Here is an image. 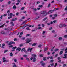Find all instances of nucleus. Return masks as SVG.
<instances>
[{
  "instance_id": "obj_41",
  "label": "nucleus",
  "mask_w": 67,
  "mask_h": 67,
  "mask_svg": "<svg viewBox=\"0 0 67 67\" xmlns=\"http://www.w3.org/2000/svg\"><path fill=\"white\" fill-rule=\"evenodd\" d=\"M1 33L3 34H5V33L4 32H2Z\"/></svg>"
},
{
  "instance_id": "obj_40",
  "label": "nucleus",
  "mask_w": 67,
  "mask_h": 67,
  "mask_svg": "<svg viewBox=\"0 0 67 67\" xmlns=\"http://www.w3.org/2000/svg\"><path fill=\"white\" fill-rule=\"evenodd\" d=\"M58 56V54H56L55 55V56H54V57H56Z\"/></svg>"
},
{
  "instance_id": "obj_44",
  "label": "nucleus",
  "mask_w": 67,
  "mask_h": 67,
  "mask_svg": "<svg viewBox=\"0 0 67 67\" xmlns=\"http://www.w3.org/2000/svg\"><path fill=\"white\" fill-rule=\"evenodd\" d=\"M13 67H16V64H14L13 66Z\"/></svg>"
},
{
  "instance_id": "obj_19",
  "label": "nucleus",
  "mask_w": 67,
  "mask_h": 67,
  "mask_svg": "<svg viewBox=\"0 0 67 67\" xmlns=\"http://www.w3.org/2000/svg\"><path fill=\"white\" fill-rule=\"evenodd\" d=\"M55 51V52H57V51H59V49H55L54 50Z\"/></svg>"
},
{
  "instance_id": "obj_30",
  "label": "nucleus",
  "mask_w": 67,
  "mask_h": 67,
  "mask_svg": "<svg viewBox=\"0 0 67 67\" xmlns=\"http://www.w3.org/2000/svg\"><path fill=\"white\" fill-rule=\"evenodd\" d=\"M10 56H13V54H12V53H11L10 54Z\"/></svg>"
},
{
  "instance_id": "obj_20",
  "label": "nucleus",
  "mask_w": 67,
  "mask_h": 67,
  "mask_svg": "<svg viewBox=\"0 0 67 67\" xmlns=\"http://www.w3.org/2000/svg\"><path fill=\"white\" fill-rule=\"evenodd\" d=\"M12 41L10 42L8 44V45H12Z\"/></svg>"
},
{
  "instance_id": "obj_31",
  "label": "nucleus",
  "mask_w": 67,
  "mask_h": 67,
  "mask_svg": "<svg viewBox=\"0 0 67 67\" xmlns=\"http://www.w3.org/2000/svg\"><path fill=\"white\" fill-rule=\"evenodd\" d=\"M53 62H54V60H50V62H51V63H53Z\"/></svg>"
},
{
  "instance_id": "obj_18",
  "label": "nucleus",
  "mask_w": 67,
  "mask_h": 67,
  "mask_svg": "<svg viewBox=\"0 0 67 67\" xmlns=\"http://www.w3.org/2000/svg\"><path fill=\"white\" fill-rule=\"evenodd\" d=\"M45 63H42V66H45Z\"/></svg>"
},
{
  "instance_id": "obj_7",
  "label": "nucleus",
  "mask_w": 67,
  "mask_h": 67,
  "mask_svg": "<svg viewBox=\"0 0 67 67\" xmlns=\"http://www.w3.org/2000/svg\"><path fill=\"white\" fill-rule=\"evenodd\" d=\"M21 48H20V47H18L16 49V50L17 51L18 50V52H19L20 51H21Z\"/></svg>"
},
{
  "instance_id": "obj_36",
  "label": "nucleus",
  "mask_w": 67,
  "mask_h": 67,
  "mask_svg": "<svg viewBox=\"0 0 67 67\" xmlns=\"http://www.w3.org/2000/svg\"><path fill=\"white\" fill-rule=\"evenodd\" d=\"M62 26H64V27H66V25L65 24H64L62 25Z\"/></svg>"
},
{
  "instance_id": "obj_10",
  "label": "nucleus",
  "mask_w": 67,
  "mask_h": 67,
  "mask_svg": "<svg viewBox=\"0 0 67 67\" xmlns=\"http://www.w3.org/2000/svg\"><path fill=\"white\" fill-rule=\"evenodd\" d=\"M63 51H61L59 53V55H62L63 54Z\"/></svg>"
},
{
  "instance_id": "obj_59",
  "label": "nucleus",
  "mask_w": 67,
  "mask_h": 67,
  "mask_svg": "<svg viewBox=\"0 0 67 67\" xmlns=\"http://www.w3.org/2000/svg\"><path fill=\"white\" fill-rule=\"evenodd\" d=\"M38 29H39V30H41V29H42V27H38Z\"/></svg>"
},
{
  "instance_id": "obj_63",
  "label": "nucleus",
  "mask_w": 67,
  "mask_h": 67,
  "mask_svg": "<svg viewBox=\"0 0 67 67\" xmlns=\"http://www.w3.org/2000/svg\"><path fill=\"white\" fill-rule=\"evenodd\" d=\"M13 47V46L12 45H10L9 46V47Z\"/></svg>"
},
{
  "instance_id": "obj_6",
  "label": "nucleus",
  "mask_w": 67,
  "mask_h": 67,
  "mask_svg": "<svg viewBox=\"0 0 67 67\" xmlns=\"http://www.w3.org/2000/svg\"><path fill=\"white\" fill-rule=\"evenodd\" d=\"M67 54H64V57H63V58H67Z\"/></svg>"
},
{
  "instance_id": "obj_2",
  "label": "nucleus",
  "mask_w": 67,
  "mask_h": 67,
  "mask_svg": "<svg viewBox=\"0 0 67 67\" xmlns=\"http://www.w3.org/2000/svg\"><path fill=\"white\" fill-rule=\"evenodd\" d=\"M32 55L33 57H34V59L33 60V62H35L36 61V58H35V57H36V54H32Z\"/></svg>"
},
{
  "instance_id": "obj_62",
  "label": "nucleus",
  "mask_w": 67,
  "mask_h": 67,
  "mask_svg": "<svg viewBox=\"0 0 67 67\" xmlns=\"http://www.w3.org/2000/svg\"><path fill=\"white\" fill-rule=\"evenodd\" d=\"M23 12L24 13H26V11H23Z\"/></svg>"
},
{
  "instance_id": "obj_47",
  "label": "nucleus",
  "mask_w": 67,
  "mask_h": 67,
  "mask_svg": "<svg viewBox=\"0 0 67 67\" xmlns=\"http://www.w3.org/2000/svg\"><path fill=\"white\" fill-rule=\"evenodd\" d=\"M7 16V15L6 14H5L3 15V16H4H4Z\"/></svg>"
},
{
  "instance_id": "obj_56",
  "label": "nucleus",
  "mask_w": 67,
  "mask_h": 67,
  "mask_svg": "<svg viewBox=\"0 0 67 67\" xmlns=\"http://www.w3.org/2000/svg\"><path fill=\"white\" fill-rule=\"evenodd\" d=\"M3 16V15H1V17H0V18L1 19H2V17Z\"/></svg>"
},
{
  "instance_id": "obj_54",
  "label": "nucleus",
  "mask_w": 67,
  "mask_h": 67,
  "mask_svg": "<svg viewBox=\"0 0 67 67\" xmlns=\"http://www.w3.org/2000/svg\"><path fill=\"white\" fill-rule=\"evenodd\" d=\"M50 6H51V4L49 3V4L48 5V8H49V7H50Z\"/></svg>"
},
{
  "instance_id": "obj_35",
  "label": "nucleus",
  "mask_w": 67,
  "mask_h": 67,
  "mask_svg": "<svg viewBox=\"0 0 67 67\" xmlns=\"http://www.w3.org/2000/svg\"><path fill=\"white\" fill-rule=\"evenodd\" d=\"M53 58H53V57L52 56H51V57H50V59H53Z\"/></svg>"
},
{
  "instance_id": "obj_58",
  "label": "nucleus",
  "mask_w": 67,
  "mask_h": 67,
  "mask_svg": "<svg viewBox=\"0 0 67 67\" xmlns=\"http://www.w3.org/2000/svg\"><path fill=\"white\" fill-rule=\"evenodd\" d=\"M34 10L35 11H37V9L36 8H34Z\"/></svg>"
},
{
  "instance_id": "obj_15",
  "label": "nucleus",
  "mask_w": 67,
  "mask_h": 67,
  "mask_svg": "<svg viewBox=\"0 0 67 67\" xmlns=\"http://www.w3.org/2000/svg\"><path fill=\"white\" fill-rule=\"evenodd\" d=\"M16 48H17V47L15 46L13 47L12 49H16Z\"/></svg>"
},
{
  "instance_id": "obj_38",
  "label": "nucleus",
  "mask_w": 67,
  "mask_h": 67,
  "mask_svg": "<svg viewBox=\"0 0 67 67\" xmlns=\"http://www.w3.org/2000/svg\"><path fill=\"white\" fill-rule=\"evenodd\" d=\"M14 40L15 41H17L18 40V39H17V38H14Z\"/></svg>"
},
{
  "instance_id": "obj_3",
  "label": "nucleus",
  "mask_w": 67,
  "mask_h": 67,
  "mask_svg": "<svg viewBox=\"0 0 67 67\" xmlns=\"http://www.w3.org/2000/svg\"><path fill=\"white\" fill-rule=\"evenodd\" d=\"M27 24H26L25 25H24L22 27V28L23 29H24L25 27H26V26H27L28 25H27Z\"/></svg>"
},
{
  "instance_id": "obj_16",
  "label": "nucleus",
  "mask_w": 67,
  "mask_h": 67,
  "mask_svg": "<svg viewBox=\"0 0 67 67\" xmlns=\"http://www.w3.org/2000/svg\"><path fill=\"white\" fill-rule=\"evenodd\" d=\"M8 52V50H6L4 51V53H5L6 52Z\"/></svg>"
},
{
  "instance_id": "obj_49",
  "label": "nucleus",
  "mask_w": 67,
  "mask_h": 67,
  "mask_svg": "<svg viewBox=\"0 0 67 67\" xmlns=\"http://www.w3.org/2000/svg\"><path fill=\"white\" fill-rule=\"evenodd\" d=\"M12 44H14L15 43V42H12Z\"/></svg>"
},
{
  "instance_id": "obj_48",
  "label": "nucleus",
  "mask_w": 67,
  "mask_h": 67,
  "mask_svg": "<svg viewBox=\"0 0 67 67\" xmlns=\"http://www.w3.org/2000/svg\"><path fill=\"white\" fill-rule=\"evenodd\" d=\"M59 40H62V37H59Z\"/></svg>"
},
{
  "instance_id": "obj_33",
  "label": "nucleus",
  "mask_w": 67,
  "mask_h": 67,
  "mask_svg": "<svg viewBox=\"0 0 67 67\" xmlns=\"http://www.w3.org/2000/svg\"><path fill=\"white\" fill-rule=\"evenodd\" d=\"M64 38H67V35H64Z\"/></svg>"
},
{
  "instance_id": "obj_9",
  "label": "nucleus",
  "mask_w": 67,
  "mask_h": 67,
  "mask_svg": "<svg viewBox=\"0 0 67 67\" xmlns=\"http://www.w3.org/2000/svg\"><path fill=\"white\" fill-rule=\"evenodd\" d=\"M13 9H16V5H14L13 7Z\"/></svg>"
},
{
  "instance_id": "obj_39",
  "label": "nucleus",
  "mask_w": 67,
  "mask_h": 67,
  "mask_svg": "<svg viewBox=\"0 0 67 67\" xmlns=\"http://www.w3.org/2000/svg\"><path fill=\"white\" fill-rule=\"evenodd\" d=\"M14 60L15 62H17V59H14Z\"/></svg>"
},
{
  "instance_id": "obj_26",
  "label": "nucleus",
  "mask_w": 67,
  "mask_h": 67,
  "mask_svg": "<svg viewBox=\"0 0 67 67\" xmlns=\"http://www.w3.org/2000/svg\"><path fill=\"white\" fill-rule=\"evenodd\" d=\"M30 36V34H27L26 35V36L27 37V36Z\"/></svg>"
},
{
  "instance_id": "obj_1",
  "label": "nucleus",
  "mask_w": 67,
  "mask_h": 67,
  "mask_svg": "<svg viewBox=\"0 0 67 67\" xmlns=\"http://www.w3.org/2000/svg\"><path fill=\"white\" fill-rule=\"evenodd\" d=\"M54 11V10H51L49 11L48 12H46V11H43V12H42L41 13L42 14H46L45 15L43 16H45L47 14H48L49 13H53Z\"/></svg>"
},
{
  "instance_id": "obj_25",
  "label": "nucleus",
  "mask_w": 67,
  "mask_h": 67,
  "mask_svg": "<svg viewBox=\"0 0 67 67\" xmlns=\"http://www.w3.org/2000/svg\"><path fill=\"white\" fill-rule=\"evenodd\" d=\"M25 48H23L21 50V52H23V51H24V50H25Z\"/></svg>"
},
{
  "instance_id": "obj_46",
  "label": "nucleus",
  "mask_w": 67,
  "mask_h": 67,
  "mask_svg": "<svg viewBox=\"0 0 67 67\" xmlns=\"http://www.w3.org/2000/svg\"><path fill=\"white\" fill-rule=\"evenodd\" d=\"M13 14H12V13H10V14H9V16H12V15Z\"/></svg>"
},
{
  "instance_id": "obj_5",
  "label": "nucleus",
  "mask_w": 67,
  "mask_h": 67,
  "mask_svg": "<svg viewBox=\"0 0 67 67\" xmlns=\"http://www.w3.org/2000/svg\"><path fill=\"white\" fill-rule=\"evenodd\" d=\"M32 49H33V48H31L30 49V47H29L28 48L27 50V51H30V52H31V51H32Z\"/></svg>"
},
{
  "instance_id": "obj_64",
  "label": "nucleus",
  "mask_w": 67,
  "mask_h": 67,
  "mask_svg": "<svg viewBox=\"0 0 67 67\" xmlns=\"http://www.w3.org/2000/svg\"><path fill=\"white\" fill-rule=\"evenodd\" d=\"M65 11H66V10H67V6H66V7L65 8Z\"/></svg>"
},
{
  "instance_id": "obj_52",
  "label": "nucleus",
  "mask_w": 67,
  "mask_h": 67,
  "mask_svg": "<svg viewBox=\"0 0 67 67\" xmlns=\"http://www.w3.org/2000/svg\"><path fill=\"white\" fill-rule=\"evenodd\" d=\"M11 26H14V24L13 23H12L11 25Z\"/></svg>"
},
{
  "instance_id": "obj_27",
  "label": "nucleus",
  "mask_w": 67,
  "mask_h": 67,
  "mask_svg": "<svg viewBox=\"0 0 67 67\" xmlns=\"http://www.w3.org/2000/svg\"><path fill=\"white\" fill-rule=\"evenodd\" d=\"M11 1H9L8 2V3L7 4L8 5H9L11 4Z\"/></svg>"
},
{
  "instance_id": "obj_4",
  "label": "nucleus",
  "mask_w": 67,
  "mask_h": 67,
  "mask_svg": "<svg viewBox=\"0 0 67 67\" xmlns=\"http://www.w3.org/2000/svg\"><path fill=\"white\" fill-rule=\"evenodd\" d=\"M11 22H10V24L13 23V22L15 21L14 19V18H13L11 20Z\"/></svg>"
},
{
  "instance_id": "obj_24",
  "label": "nucleus",
  "mask_w": 67,
  "mask_h": 67,
  "mask_svg": "<svg viewBox=\"0 0 67 67\" xmlns=\"http://www.w3.org/2000/svg\"><path fill=\"white\" fill-rule=\"evenodd\" d=\"M10 10H8L7 11V13H8V14L10 13Z\"/></svg>"
},
{
  "instance_id": "obj_43",
  "label": "nucleus",
  "mask_w": 67,
  "mask_h": 67,
  "mask_svg": "<svg viewBox=\"0 0 67 67\" xmlns=\"http://www.w3.org/2000/svg\"><path fill=\"white\" fill-rule=\"evenodd\" d=\"M25 8V7H22L21 8V10H24V8Z\"/></svg>"
},
{
  "instance_id": "obj_61",
  "label": "nucleus",
  "mask_w": 67,
  "mask_h": 67,
  "mask_svg": "<svg viewBox=\"0 0 67 67\" xmlns=\"http://www.w3.org/2000/svg\"><path fill=\"white\" fill-rule=\"evenodd\" d=\"M16 15L17 16H18V15H19V13L18 12H17L16 14Z\"/></svg>"
},
{
  "instance_id": "obj_34",
  "label": "nucleus",
  "mask_w": 67,
  "mask_h": 67,
  "mask_svg": "<svg viewBox=\"0 0 67 67\" xmlns=\"http://www.w3.org/2000/svg\"><path fill=\"white\" fill-rule=\"evenodd\" d=\"M43 56H44V55L43 54H40V57H43Z\"/></svg>"
},
{
  "instance_id": "obj_50",
  "label": "nucleus",
  "mask_w": 67,
  "mask_h": 67,
  "mask_svg": "<svg viewBox=\"0 0 67 67\" xmlns=\"http://www.w3.org/2000/svg\"><path fill=\"white\" fill-rule=\"evenodd\" d=\"M47 25H51V23H47Z\"/></svg>"
},
{
  "instance_id": "obj_14",
  "label": "nucleus",
  "mask_w": 67,
  "mask_h": 67,
  "mask_svg": "<svg viewBox=\"0 0 67 67\" xmlns=\"http://www.w3.org/2000/svg\"><path fill=\"white\" fill-rule=\"evenodd\" d=\"M43 59L44 61H46V57H43Z\"/></svg>"
},
{
  "instance_id": "obj_37",
  "label": "nucleus",
  "mask_w": 67,
  "mask_h": 67,
  "mask_svg": "<svg viewBox=\"0 0 67 67\" xmlns=\"http://www.w3.org/2000/svg\"><path fill=\"white\" fill-rule=\"evenodd\" d=\"M26 30H27L30 31V29H29V27H27L26 28Z\"/></svg>"
},
{
  "instance_id": "obj_45",
  "label": "nucleus",
  "mask_w": 67,
  "mask_h": 67,
  "mask_svg": "<svg viewBox=\"0 0 67 67\" xmlns=\"http://www.w3.org/2000/svg\"><path fill=\"white\" fill-rule=\"evenodd\" d=\"M52 33H55V30H52Z\"/></svg>"
},
{
  "instance_id": "obj_23",
  "label": "nucleus",
  "mask_w": 67,
  "mask_h": 67,
  "mask_svg": "<svg viewBox=\"0 0 67 67\" xmlns=\"http://www.w3.org/2000/svg\"><path fill=\"white\" fill-rule=\"evenodd\" d=\"M54 47H53V48L51 49V51H54Z\"/></svg>"
},
{
  "instance_id": "obj_13",
  "label": "nucleus",
  "mask_w": 67,
  "mask_h": 67,
  "mask_svg": "<svg viewBox=\"0 0 67 67\" xmlns=\"http://www.w3.org/2000/svg\"><path fill=\"white\" fill-rule=\"evenodd\" d=\"M46 19H47V17H46L43 19L42 21H45V20H46Z\"/></svg>"
},
{
  "instance_id": "obj_51",
  "label": "nucleus",
  "mask_w": 67,
  "mask_h": 67,
  "mask_svg": "<svg viewBox=\"0 0 67 67\" xmlns=\"http://www.w3.org/2000/svg\"><path fill=\"white\" fill-rule=\"evenodd\" d=\"M45 31H44L42 33V34L43 35L44 34H45Z\"/></svg>"
},
{
  "instance_id": "obj_12",
  "label": "nucleus",
  "mask_w": 67,
  "mask_h": 67,
  "mask_svg": "<svg viewBox=\"0 0 67 67\" xmlns=\"http://www.w3.org/2000/svg\"><path fill=\"white\" fill-rule=\"evenodd\" d=\"M4 25H5V24H4L1 26H0V27H4Z\"/></svg>"
},
{
  "instance_id": "obj_42",
  "label": "nucleus",
  "mask_w": 67,
  "mask_h": 67,
  "mask_svg": "<svg viewBox=\"0 0 67 67\" xmlns=\"http://www.w3.org/2000/svg\"><path fill=\"white\" fill-rule=\"evenodd\" d=\"M35 45H36V43H33L32 45V46H35Z\"/></svg>"
},
{
  "instance_id": "obj_55",
  "label": "nucleus",
  "mask_w": 67,
  "mask_h": 67,
  "mask_svg": "<svg viewBox=\"0 0 67 67\" xmlns=\"http://www.w3.org/2000/svg\"><path fill=\"white\" fill-rule=\"evenodd\" d=\"M57 59L58 60H59L60 59V58L59 57H58Z\"/></svg>"
},
{
  "instance_id": "obj_57",
  "label": "nucleus",
  "mask_w": 67,
  "mask_h": 67,
  "mask_svg": "<svg viewBox=\"0 0 67 67\" xmlns=\"http://www.w3.org/2000/svg\"><path fill=\"white\" fill-rule=\"evenodd\" d=\"M17 2H21V0H17Z\"/></svg>"
},
{
  "instance_id": "obj_22",
  "label": "nucleus",
  "mask_w": 67,
  "mask_h": 67,
  "mask_svg": "<svg viewBox=\"0 0 67 67\" xmlns=\"http://www.w3.org/2000/svg\"><path fill=\"white\" fill-rule=\"evenodd\" d=\"M39 7L41 8H42L43 5H39Z\"/></svg>"
},
{
  "instance_id": "obj_28",
  "label": "nucleus",
  "mask_w": 67,
  "mask_h": 67,
  "mask_svg": "<svg viewBox=\"0 0 67 67\" xmlns=\"http://www.w3.org/2000/svg\"><path fill=\"white\" fill-rule=\"evenodd\" d=\"M12 18V16H10L8 18V19H11Z\"/></svg>"
},
{
  "instance_id": "obj_17",
  "label": "nucleus",
  "mask_w": 67,
  "mask_h": 67,
  "mask_svg": "<svg viewBox=\"0 0 67 67\" xmlns=\"http://www.w3.org/2000/svg\"><path fill=\"white\" fill-rule=\"evenodd\" d=\"M50 66H54V63H52L51 64H50Z\"/></svg>"
},
{
  "instance_id": "obj_8",
  "label": "nucleus",
  "mask_w": 67,
  "mask_h": 67,
  "mask_svg": "<svg viewBox=\"0 0 67 67\" xmlns=\"http://www.w3.org/2000/svg\"><path fill=\"white\" fill-rule=\"evenodd\" d=\"M5 46V44L3 43L2 45V48H4V47Z\"/></svg>"
},
{
  "instance_id": "obj_32",
  "label": "nucleus",
  "mask_w": 67,
  "mask_h": 67,
  "mask_svg": "<svg viewBox=\"0 0 67 67\" xmlns=\"http://www.w3.org/2000/svg\"><path fill=\"white\" fill-rule=\"evenodd\" d=\"M67 66V65H66V64H64L63 65V67H66Z\"/></svg>"
},
{
  "instance_id": "obj_53",
  "label": "nucleus",
  "mask_w": 67,
  "mask_h": 67,
  "mask_svg": "<svg viewBox=\"0 0 67 67\" xmlns=\"http://www.w3.org/2000/svg\"><path fill=\"white\" fill-rule=\"evenodd\" d=\"M23 46V44H21L20 45H19V46L20 47H22Z\"/></svg>"
},
{
  "instance_id": "obj_21",
  "label": "nucleus",
  "mask_w": 67,
  "mask_h": 67,
  "mask_svg": "<svg viewBox=\"0 0 67 67\" xmlns=\"http://www.w3.org/2000/svg\"><path fill=\"white\" fill-rule=\"evenodd\" d=\"M38 47L39 48H41V47H42V45L40 44V45H39L38 46Z\"/></svg>"
},
{
  "instance_id": "obj_11",
  "label": "nucleus",
  "mask_w": 67,
  "mask_h": 67,
  "mask_svg": "<svg viewBox=\"0 0 67 67\" xmlns=\"http://www.w3.org/2000/svg\"><path fill=\"white\" fill-rule=\"evenodd\" d=\"M59 27L61 28L63 27V25L62 24H60L59 25Z\"/></svg>"
},
{
  "instance_id": "obj_29",
  "label": "nucleus",
  "mask_w": 67,
  "mask_h": 67,
  "mask_svg": "<svg viewBox=\"0 0 67 67\" xmlns=\"http://www.w3.org/2000/svg\"><path fill=\"white\" fill-rule=\"evenodd\" d=\"M47 48H45L44 49V51L45 52V51H47Z\"/></svg>"
},
{
  "instance_id": "obj_60",
  "label": "nucleus",
  "mask_w": 67,
  "mask_h": 67,
  "mask_svg": "<svg viewBox=\"0 0 67 67\" xmlns=\"http://www.w3.org/2000/svg\"><path fill=\"white\" fill-rule=\"evenodd\" d=\"M45 26V25H44V24H42V27H44Z\"/></svg>"
}]
</instances>
